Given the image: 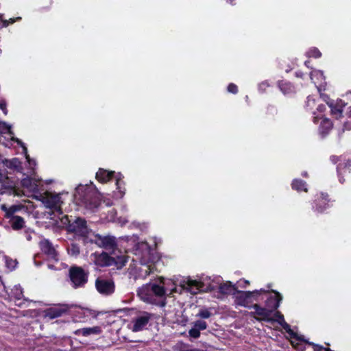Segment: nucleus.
<instances>
[{"instance_id": "nucleus-1", "label": "nucleus", "mask_w": 351, "mask_h": 351, "mask_svg": "<svg viewBox=\"0 0 351 351\" xmlns=\"http://www.w3.org/2000/svg\"><path fill=\"white\" fill-rule=\"evenodd\" d=\"M152 289L153 290V295L154 298H162L165 296L169 291L171 295L173 293H181L182 289H186L191 294H197L201 291H208L213 290L216 288V285L211 281L210 278H204L202 280H192L189 278H184L180 282V288L178 289L174 287L173 289H169L167 288V283L163 280H160L159 285L151 283Z\"/></svg>"}, {"instance_id": "nucleus-2", "label": "nucleus", "mask_w": 351, "mask_h": 351, "mask_svg": "<svg viewBox=\"0 0 351 351\" xmlns=\"http://www.w3.org/2000/svg\"><path fill=\"white\" fill-rule=\"evenodd\" d=\"M253 308L255 310L256 315L258 316V319L264 320L271 324L276 322L286 330L291 338L298 339L297 335L291 329L290 326L285 321L283 315L280 312L276 311L274 317H271L272 311L270 309L261 307L258 304H254Z\"/></svg>"}, {"instance_id": "nucleus-3", "label": "nucleus", "mask_w": 351, "mask_h": 351, "mask_svg": "<svg viewBox=\"0 0 351 351\" xmlns=\"http://www.w3.org/2000/svg\"><path fill=\"white\" fill-rule=\"evenodd\" d=\"M62 222L64 223L68 222V231L73 232L77 236L88 237V236L93 234L92 231L88 228L86 221L84 219L77 217L71 222L69 220L68 217L65 216L64 219H62Z\"/></svg>"}, {"instance_id": "nucleus-4", "label": "nucleus", "mask_w": 351, "mask_h": 351, "mask_svg": "<svg viewBox=\"0 0 351 351\" xmlns=\"http://www.w3.org/2000/svg\"><path fill=\"white\" fill-rule=\"evenodd\" d=\"M128 243L134 244L133 250L135 255L139 256L141 263L144 265H148L150 255V248L148 244L144 241L139 242L136 236H132L128 240Z\"/></svg>"}, {"instance_id": "nucleus-5", "label": "nucleus", "mask_w": 351, "mask_h": 351, "mask_svg": "<svg viewBox=\"0 0 351 351\" xmlns=\"http://www.w3.org/2000/svg\"><path fill=\"white\" fill-rule=\"evenodd\" d=\"M265 292L266 291L263 289L256 290L254 291H241L237 290L233 298L236 305L247 307L254 300H256L258 295Z\"/></svg>"}, {"instance_id": "nucleus-6", "label": "nucleus", "mask_w": 351, "mask_h": 351, "mask_svg": "<svg viewBox=\"0 0 351 351\" xmlns=\"http://www.w3.org/2000/svg\"><path fill=\"white\" fill-rule=\"evenodd\" d=\"M112 178H114L116 180V185L119 193V197H122L125 193V191L121 189L123 176L120 173H115L114 171H108L104 169H99L96 173L97 180L101 183L107 182Z\"/></svg>"}, {"instance_id": "nucleus-7", "label": "nucleus", "mask_w": 351, "mask_h": 351, "mask_svg": "<svg viewBox=\"0 0 351 351\" xmlns=\"http://www.w3.org/2000/svg\"><path fill=\"white\" fill-rule=\"evenodd\" d=\"M69 276L74 288L83 287L88 279V274L80 267H71L69 270Z\"/></svg>"}, {"instance_id": "nucleus-8", "label": "nucleus", "mask_w": 351, "mask_h": 351, "mask_svg": "<svg viewBox=\"0 0 351 351\" xmlns=\"http://www.w3.org/2000/svg\"><path fill=\"white\" fill-rule=\"evenodd\" d=\"M42 202L45 206L49 208L53 209L56 211L60 212L61 209L63 200L60 194H55L52 193H45L41 195Z\"/></svg>"}, {"instance_id": "nucleus-9", "label": "nucleus", "mask_w": 351, "mask_h": 351, "mask_svg": "<svg viewBox=\"0 0 351 351\" xmlns=\"http://www.w3.org/2000/svg\"><path fill=\"white\" fill-rule=\"evenodd\" d=\"M152 318V314L147 312L141 313L136 318H134L129 328L132 332H138L143 330Z\"/></svg>"}, {"instance_id": "nucleus-10", "label": "nucleus", "mask_w": 351, "mask_h": 351, "mask_svg": "<svg viewBox=\"0 0 351 351\" xmlns=\"http://www.w3.org/2000/svg\"><path fill=\"white\" fill-rule=\"evenodd\" d=\"M306 108L308 110L312 111L313 121L314 123H318L319 113L323 112L326 110V106L324 104H318L317 99L313 96H308L306 102Z\"/></svg>"}, {"instance_id": "nucleus-11", "label": "nucleus", "mask_w": 351, "mask_h": 351, "mask_svg": "<svg viewBox=\"0 0 351 351\" xmlns=\"http://www.w3.org/2000/svg\"><path fill=\"white\" fill-rule=\"evenodd\" d=\"M141 300L149 304H159L153 295L152 285L146 284L140 287L137 291Z\"/></svg>"}, {"instance_id": "nucleus-12", "label": "nucleus", "mask_w": 351, "mask_h": 351, "mask_svg": "<svg viewBox=\"0 0 351 351\" xmlns=\"http://www.w3.org/2000/svg\"><path fill=\"white\" fill-rule=\"evenodd\" d=\"M95 286L98 292L103 295H110L114 291V283L109 280L98 278L95 282Z\"/></svg>"}, {"instance_id": "nucleus-13", "label": "nucleus", "mask_w": 351, "mask_h": 351, "mask_svg": "<svg viewBox=\"0 0 351 351\" xmlns=\"http://www.w3.org/2000/svg\"><path fill=\"white\" fill-rule=\"evenodd\" d=\"M81 202L86 208L94 211L101 204L100 195L87 193L85 197H82Z\"/></svg>"}, {"instance_id": "nucleus-14", "label": "nucleus", "mask_w": 351, "mask_h": 351, "mask_svg": "<svg viewBox=\"0 0 351 351\" xmlns=\"http://www.w3.org/2000/svg\"><path fill=\"white\" fill-rule=\"evenodd\" d=\"M91 241H94L98 246L107 250H112L115 245V238L110 236L95 235V239H91Z\"/></svg>"}, {"instance_id": "nucleus-15", "label": "nucleus", "mask_w": 351, "mask_h": 351, "mask_svg": "<svg viewBox=\"0 0 351 351\" xmlns=\"http://www.w3.org/2000/svg\"><path fill=\"white\" fill-rule=\"evenodd\" d=\"M311 80L315 85L318 91H321L325 88L326 82L325 81V77L324 76V73L320 70H313L311 71L310 74Z\"/></svg>"}, {"instance_id": "nucleus-16", "label": "nucleus", "mask_w": 351, "mask_h": 351, "mask_svg": "<svg viewBox=\"0 0 351 351\" xmlns=\"http://www.w3.org/2000/svg\"><path fill=\"white\" fill-rule=\"evenodd\" d=\"M21 184L28 191L35 193L38 191L40 180L36 178L26 177L22 180Z\"/></svg>"}, {"instance_id": "nucleus-17", "label": "nucleus", "mask_w": 351, "mask_h": 351, "mask_svg": "<svg viewBox=\"0 0 351 351\" xmlns=\"http://www.w3.org/2000/svg\"><path fill=\"white\" fill-rule=\"evenodd\" d=\"M207 324L203 320H197L193 323V327L189 331V335L193 339H197L200 337V331L206 330Z\"/></svg>"}, {"instance_id": "nucleus-18", "label": "nucleus", "mask_w": 351, "mask_h": 351, "mask_svg": "<svg viewBox=\"0 0 351 351\" xmlns=\"http://www.w3.org/2000/svg\"><path fill=\"white\" fill-rule=\"evenodd\" d=\"M40 247L43 252L46 254L49 258L56 260L57 253L52 244L47 239L40 242Z\"/></svg>"}, {"instance_id": "nucleus-19", "label": "nucleus", "mask_w": 351, "mask_h": 351, "mask_svg": "<svg viewBox=\"0 0 351 351\" xmlns=\"http://www.w3.org/2000/svg\"><path fill=\"white\" fill-rule=\"evenodd\" d=\"M93 256L94 257L93 261L95 262V265L98 266L105 267L112 264V260L108 255V254L105 252L100 254L95 253L93 254Z\"/></svg>"}, {"instance_id": "nucleus-20", "label": "nucleus", "mask_w": 351, "mask_h": 351, "mask_svg": "<svg viewBox=\"0 0 351 351\" xmlns=\"http://www.w3.org/2000/svg\"><path fill=\"white\" fill-rule=\"evenodd\" d=\"M321 120L319 127V132L321 135L325 136L332 128L331 121L322 114H319L318 121Z\"/></svg>"}, {"instance_id": "nucleus-21", "label": "nucleus", "mask_w": 351, "mask_h": 351, "mask_svg": "<svg viewBox=\"0 0 351 351\" xmlns=\"http://www.w3.org/2000/svg\"><path fill=\"white\" fill-rule=\"evenodd\" d=\"M218 288L221 294H231L233 296L237 290V287L229 281L220 284Z\"/></svg>"}, {"instance_id": "nucleus-22", "label": "nucleus", "mask_w": 351, "mask_h": 351, "mask_svg": "<svg viewBox=\"0 0 351 351\" xmlns=\"http://www.w3.org/2000/svg\"><path fill=\"white\" fill-rule=\"evenodd\" d=\"M22 208L23 206L21 205H12L10 207L5 204L1 206V209L5 212V217L8 219L14 217V213L20 211Z\"/></svg>"}, {"instance_id": "nucleus-23", "label": "nucleus", "mask_w": 351, "mask_h": 351, "mask_svg": "<svg viewBox=\"0 0 351 351\" xmlns=\"http://www.w3.org/2000/svg\"><path fill=\"white\" fill-rule=\"evenodd\" d=\"M327 104L330 108L331 113L332 115L335 116L336 118H339L341 117L343 108L344 106L341 101L336 102L335 104L334 102L328 101Z\"/></svg>"}, {"instance_id": "nucleus-24", "label": "nucleus", "mask_w": 351, "mask_h": 351, "mask_svg": "<svg viewBox=\"0 0 351 351\" xmlns=\"http://www.w3.org/2000/svg\"><path fill=\"white\" fill-rule=\"evenodd\" d=\"M65 311L66 308H64L58 306L52 307L45 312V317L51 319H54L60 317Z\"/></svg>"}, {"instance_id": "nucleus-25", "label": "nucleus", "mask_w": 351, "mask_h": 351, "mask_svg": "<svg viewBox=\"0 0 351 351\" xmlns=\"http://www.w3.org/2000/svg\"><path fill=\"white\" fill-rule=\"evenodd\" d=\"M2 164L3 166L10 169H14L17 171H21L22 170L21 163L18 158L2 160Z\"/></svg>"}, {"instance_id": "nucleus-26", "label": "nucleus", "mask_w": 351, "mask_h": 351, "mask_svg": "<svg viewBox=\"0 0 351 351\" xmlns=\"http://www.w3.org/2000/svg\"><path fill=\"white\" fill-rule=\"evenodd\" d=\"M274 295L269 297L267 302V306L272 309H276L279 306L280 302L282 300V297L279 293L274 292Z\"/></svg>"}, {"instance_id": "nucleus-27", "label": "nucleus", "mask_w": 351, "mask_h": 351, "mask_svg": "<svg viewBox=\"0 0 351 351\" xmlns=\"http://www.w3.org/2000/svg\"><path fill=\"white\" fill-rule=\"evenodd\" d=\"M10 219V223L14 230L21 229L25 223L24 219L20 216H14Z\"/></svg>"}, {"instance_id": "nucleus-28", "label": "nucleus", "mask_w": 351, "mask_h": 351, "mask_svg": "<svg viewBox=\"0 0 351 351\" xmlns=\"http://www.w3.org/2000/svg\"><path fill=\"white\" fill-rule=\"evenodd\" d=\"M278 86L285 95L294 92V87L288 82L283 80L280 81L278 82Z\"/></svg>"}, {"instance_id": "nucleus-29", "label": "nucleus", "mask_w": 351, "mask_h": 351, "mask_svg": "<svg viewBox=\"0 0 351 351\" xmlns=\"http://www.w3.org/2000/svg\"><path fill=\"white\" fill-rule=\"evenodd\" d=\"M12 140L18 143V145H19L23 148V152L25 155V158H26L29 166L32 168H33L32 166L36 165L35 161L30 159L29 155L27 154V147L25 146L24 143L20 139H19L17 138L12 137Z\"/></svg>"}, {"instance_id": "nucleus-30", "label": "nucleus", "mask_w": 351, "mask_h": 351, "mask_svg": "<svg viewBox=\"0 0 351 351\" xmlns=\"http://www.w3.org/2000/svg\"><path fill=\"white\" fill-rule=\"evenodd\" d=\"M292 188L298 191H307L306 183L300 180L295 179L292 182Z\"/></svg>"}, {"instance_id": "nucleus-31", "label": "nucleus", "mask_w": 351, "mask_h": 351, "mask_svg": "<svg viewBox=\"0 0 351 351\" xmlns=\"http://www.w3.org/2000/svg\"><path fill=\"white\" fill-rule=\"evenodd\" d=\"M101 332V329L99 326H93L82 329V333L84 336H88L92 334H99Z\"/></svg>"}, {"instance_id": "nucleus-32", "label": "nucleus", "mask_w": 351, "mask_h": 351, "mask_svg": "<svg viewBox=\"0 0 351 351\" xmlns=\"http://www.w3.org/2000/svg\"><path fill=\"white\" fill-rule=\"evenodd\" d=\"M12 294L14 296L16 301L20 300L23 297V290L19 285H16L12 290Z\"/></svg>"}, {"instance_id": "nucleus-33", "label": "nucleus", "mask_w": 351, "mask_h": 351, "mask_svg": "<svg viewBox=\"0 0 351 351\" xmlns=\"http://www.w3.org/2000/svg\"><path fill=\"white\" fill-rule=\"evenodd\" d=\"M68 253L73 256H77L80 254L79 246L74 243L71 244L68 248Z\"/></svg>"}, {"instance_id": "nucleus-34", "label": "nucleus", "mask_w": 351, "mask_h": 351, "mask_svg": "<svg viewBox=\"0 0 351 351\" xmlns=\"http://www.w3.org/2000/svg\"><path fill=\"white\" fill-rule=\"evenodd\" d=\"M321 52L317 48H311L306 52V56L308 57H313L315 58L321 57Z\"/></svg>"}, {"instance_id": "nucleus-35", "label": "nucleus", "mask_w": 351, "mask_h": 351, "mask_svg": "<svg viewBox=\"0 0 351 351\" xmlns=\"http://www.w3.org/2000/svg\"><path fill=\"white\" fill-rule=\"evenodd\" d=\"M5 264H6L7 267L9 269L12 270L16 267V266L17 265V262L16 260H12V259H10L8 258H5Z\"/></svg>"}, {"instance_id": "nucleus-36", "label": "nucleus", "mask_w": 351, "mask_h": 351, "mask_svg": "<svg viewBox=\"0 0 351 351\" xmlns=\"http://www.w3.org/2000/svg\"><path fill=\"white\" fill-rule=\"evenodd\" d=\"M211 315V313L210 312L207 310V309H201L197 315L198 317H202V318H204V319H207V318H209Z\"/></svg>"}, {"instance_id": "nucleus-37", "label": "nucleus", "mask_w": 351, "mask_h": 351, "mask_svg": "<svg viewBox=\"0 0 351 351\" xmlns=\"http://www.w3.org/2000/svg\"><path fill=\"white\" fill-rule=\"evenodd\" d=\"M0 128L2 130H5L10 134H12L11 131V127L7 124L5 122H0Z\"/></svg>"}, {"instance_id": "nucleus-38", "label": "nucleus", "mask_w": 351, "mask_h": 351, "mask_svg": "<svg viewBox=\"0 0 351 351\" xmlns=\"http://www.w3.org/2000/svg\"><path fill=\"white\" fill-rule=\"evenodd\" d=\"M0 109L2 110V111L3 112L4 114H8V110H7V108H6V102L4 99H1L0 100Z\"/></svg>"}, {"instance_id": "nucleus-39", "label": "nucleus", "mask_w": 351, "mask_h": 351, "mask_svg": "<svg viewBox=\"0 0 351 351\" xmlns=\"http://www.w3.org/2000/svg\"><path fill=\"white\" fill-rule=\"evenodd\" d=\"M228 90L231 93H237L238 91L237 86L234 84H230L228 86Z\"/></svg>"}, {"instance_id": "nucleus-40", "label": "nucleus", "mask_w": 351, "mask_h": 351, "mask_svg": "<svg viewBox=\"0 0 351 351\" xmlns=\"http://www.w3.org/2000/svg\"><path fill=\"white\" fill-rule=\"evenodd\" d=\"M115 215H116V212L114 210H112L110 212L109 216L107 217L106 220L108 221H115Z\"/></svg>"}, {"instance_id": "nucleus-41", "label": "nucleus", "mask_w": 351, "mask_h": 351, "mask_svg": "<svg viewBox=\"0 0 351 351\" xmlns=\"http://www.w3.org/2000/svg\"><path fill=\"white\" fill-rule=\"evenodd\" d=\"M313 345V347H314V351H331L330 349L328 348H324L322 346H317V345Z\"/></svg>"}, {"instance_id": "nucleus-42", "label": "nucleus", "mask_w": 351, "mask_h": 351, "mask_svg": "<svg viewBox=\"0 0 351 351\" xmlns=\"http://www.w3.org/2000/svg\"><path fill=\"white\" fill-rule=\"evenodd\" d=\"M83 189H84V186H79L78 187H77L76 193H75L76 197H77V196H79V199H81L80 193H81V191H82Z\"/></svg>"}, {"instance_id": "nucleus-43", "label": "nucleus", "mask_w": 351, "mask_h": 351, "mask_svg": "<svg viewBox=\"0 0 351 351\" xmlns=\"http://www.w3.org/2000/svg\"><path fill=\"white\" fill-rule=\"evenodd\" d=\"M180 351H202L197 348H189L186 346H183L180 348Z\"/></svg>"}, {"instance_id": "nucleus-44", "label": "nucleus", "mask_w": 351, "mask_h": 351, "mask_svg": "<svg viewBox=\"0 0 351 351\" xmlns=\"http://www.w3.org/2000/svg\"><path fill=\"white\" fill-rule=\"evenodd\" d=\"M344 130H351V122H346L344 124Z\"/></svg>"}, {"instance_id": "nucleus-45", "label": "nucleus", "mask_w": 351, "mask_h": 351, "mask_svg": "<svg viewBox=\"0 0 351 351\" xmlns=\"http://www.w3.org/2000/svg\"><path fill=\"white\" fill-rule=\"evenodd\" d=\"M152 267V265H147V266L145 267L146 268H145V271L146 273H147V274L151 273V272H152V267Z\"/></svg>"}, {"instance_id": "nucleus-46", "label": "nucleus", "mask_w": 351, "mask_h": 351, "mask_svg": "<svg viewBox=\"0 0 351 351\" xmlns=\"http://www.w3.org/2000/svg\"><path fill=\"white\" fill-rule=\"evenodd\" d=\"M330 160L333 162V163H336L337 161H338V157L335 156H332L330 157Z\"/></svg>"}, {"instance_id": "nucleus-47", "label": "nucleus", "mask_w": 351, "mask_h": 351, "mask_svg": "<svg viewBox=\"0 0 351 351\" xmlns=\"http://www.w3.org/2000/svg\"><path fill=\"white\" fill-rule=\"evenodd\" d=\"M104 203H105L107 206H111L112 204V201L110 200V199H108V200H105L104 199Z\"/></svg>"}, {"instance_id": "nucleus-48", "label": "nucleus", "mask_w": 351, "mask_h": 351, "mask_svg": "<svg viewBox=\"0 0 351 351\" xmlns=\"http://www.w3.org/2000/svg\"><path fill=\"white\" fill-rule=\"evenodd\" d=\"M325 207L324 208H322L321 206H319L317 209L319 212H323L324 210Z\"/></svg>"}, {"instance_id": "nucleus-49", "label": "nucleus", "mask_w": 351, "mask_h": 351, "mask_svg": "<svg viewBox=\"0 0 351 351\" xmlns=\"http://www.w3.org/2000/svg\"><path fill=\"white\" fill-rule=\"evenodd\" d=\"M267 84L266 82H264V83H262L261 85H260V88H262L263 87H265V86H267Z\"/></svg>"}, {"instance_id": "nucleus-50", "label": "nucleus", "mask_w": 351, "mask_h": 351, "mask_svg": "<svg viewBox=\"0 0 351 351\" xmlns=\"http://www.w3.org/2000/svg\"><path fill=\"white\" fill-rule=\"evenodd\" d=\"M322 199L323 200H326V199L328 197V195H324V194H322Z\"/></svg>"}, {"instance_id": "nucleus-51", "label": "nucleus", "mask_w": 351, "mask_h": 351, "mask_svg": "<svg viewBox=\"0 0 351 351\" xmlns=\"http://www.w3.org/2000/svg\"><path fill=\"white\" fill-rule=\"evenodd\" d=\"M302 73H300V72H298V73H296V76H297V77H302Z\"/></svg>"}, {"instance_id": "nucleus-52", "label": "nucleus", "mask_w": 351, "mask_h": 351, "mask_svg": "<svg viewBox=\"0 0 351 351\" xmlns=\"http://www.w3.org/2000/svg\"><path fill=\"white\" fill-rule=\"evenodd\" d=\"M119 223H120L121 225H123L126 223V221L124 220L123 221H121L119 220Z\"/></svg>"}, {"instance_id": "nucleus-53", "label": "nucleus", "mask_w": 351, "mask_h": 351, "mask_svg": "<svg viewBox=\"0 0 351 351\" xmlns=\"http://www.w3.org/2000/svg\"><path fill=\"white\" fill-rule=\"evenodd\" d=\"M160 304L161 306H165V302L164 301H161V302H160Z\"/></svg>"}, {"instance_id": "nucleus-54", "label": "nucleus", "mask_w": 351, "mask_h": 351, "mask_svg": "<svg viewBox=\"0 0 351 351\" xmlns=\"http://www.w3.org/2000/svg\"><path fill=\"white\" fill-rule=\"evenodd\" d=\"M291 343H292V345H293L294 347H296L297 344H295L294 341H293V340H292V341H291Z\"/></svg>"}, {"instance_id": "nucleus-55", "label": "nucleus", "mask_w": 351, "mask_h": 351, "mask_svg": "<svg viewBox=\"0 0 351 351\" xmlns=\"http://www.w3.org/2000/svg\"><path fill=\"white\" fill-rule=\"evenodd\" d=\"M349 115L351 117V107L350 108Z\"/></svg>"}, {"instance_id": "nucleus-56", "label": "nucleus", "mask_w": 351, "mask_h": 351, "mask_svg": "<svg viewBox=\"0 0 351 351\" xmlns=\"http://www.w3.org/2000/svg\"><path fill=\"white\" fill-rule=\"evenodd\" d=\"M245 284H249V282L247 280L243 281Z\"/></svg>"}, {"instance_id": "nucleus-57", "label": "nucleus", "mask_w": 351, "mask_h": 351, "mask_svg": "<svg viewBox=\"0 0 351 351\" xmlns=\"http://www.w3.org/2000/svg\"><path fill=\"white\" fill-rule=\"evenodd\" d=\"M27 239H28V240H30V239H31V237H30V236H29H29H27Z\"/></svg>"}, {"instance_id": "nucleus-58", "label": "nucleus", "mask_w": 351, "mask_h": 351, "mask_svg": "<svg viewBox=\"0 0 351 351\" xmlns=\"http://www.w3.org/2000/svg\"><path fill=\"white\" fill-rule=\"evenodd\" d=\"M229 2H230V3H233V1H232V0H229Z\"/></svg>"}, {"instance_id": "nucleus-59", "label": "nucleus", "mask_w": 351, "mask_h": 351, "mask_svg": "<svg viewBox=\"0 0 351 351\" xmlns=\"http://www.w3.org/2000/svg\"><path fill=\"white\" fill-rule=\"evenodd\" d=\"M307 64H308V62H307V61H306V62H305V64H306V66H308V65H307Z\"/></svg>"}, {"instance_id": "nucleus-60", "label": "nucleus", "mask_w": 351, "mask_h": 351, "mask_svg": "<svg viewBox=\"0 0 351 351\" xmlns=\"http://www.w3.org/2000/svg\"><path fill=\"white\" fill-rule=\"evenodd\" d=\"M337 171H339V166L337 167Z\"/></svg>"}]
</instances>
